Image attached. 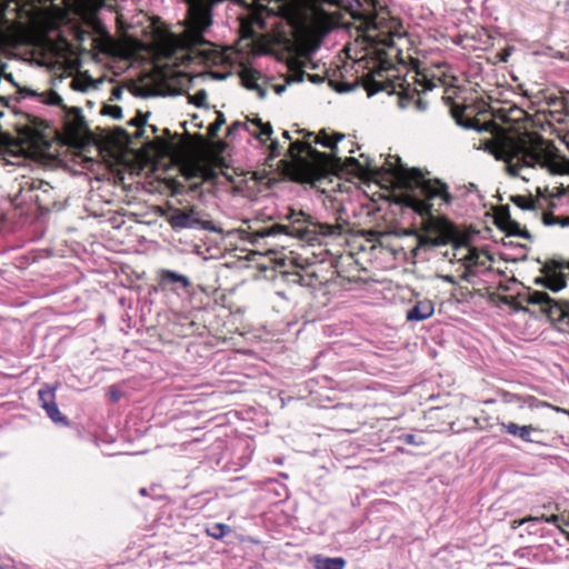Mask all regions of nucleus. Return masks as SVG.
Instances as JSON below:
<instances>
[{"label": "nucleus", "instance_id": "obj_1", "mask_svg": "<svg viewBox=\"0 0 569 569\" xmlns=\"http://www.w3.org/2000/svg\"><path fill=\"white\" fill-rule=\"evenodd\" d=\"M310 9L313 23L323 33L347 27L345 16H349L357 29L377 44L393 47L395 38L402 36L399 21L378 0H310Z\"/></svg>", "mask_w": 569, "mask_h": 569}, {"label": "nucleus", "instance_id": "obj_2", "mask_svg": "<svg viewBox=\"0 0 569 569\" xmlns=\"http://www.w3.org/2000/svg\"><path fill=\"white\" fill-rule=\"evenodd\" d=\"M390 159L398 162V166L389 162L390 173L408 191L405 204L422 217L423 230L437 240H445V244L452 241L456 237L453 223L447 218L433 216L431 212L436 202L438 204L451 202L447 184L439 180L426 179L419 169L405 167L398 157H390Z\"/></svg>", "mask_w": 569, "mask_h": 569}, {"label": "nucleus", "instance_id": "obj_3", "mask_svg": "<svg viewBox=\"0 0 569 569\" xmlns=\"http://www.w3.org/2000/svg\"><path fill=\"white\" fill-rule=\"evenodd\" d=\"M487 149L506 162L510 176L529 181L530 173L543 170L549 174L569 173V160L558 154L557 148L540 136H503L488 143Z\"/></svg>", "mask_w": 569, "mask_h": 569}, {"label": "nucleus", "instance_id": "obj_4", "mask_svg": "<svg viewBox=\"0 0 569 569\" xmlns=\"http://www.w3.org/2000/svg\"><path fill=\"white\" fill-rule=\"evenodd\" d=\"M343 139V133L336 132L333 133L332 137H330L326 132V130H321L319 134L316 137L315 142L326 148H329L330 153L320 152L317 149H315L309 142L297 140L290 144L288 149V156L298 166L305 167L308 164V160L301 157V154L305 153L307 158L310 160V162L319 167L321 171L339 169L345 164L353 167L355 170H360L362 166L356 158L348 157L343 162L341 157L339 156L340 148L338 147V142H340Z\"/></svg>", "mask_w": 569, "mask_h": 569}, {"label": "nucleus", "instance_id": "obj_5", "mask_svg": "<svg viewBox=\"0 0 569 569\" xmlns=\"http://www.w3.org/2000/svg\"><path fill=\"white\" fill-rule=\"evenodd\" d=\"M288 219L292 220L293 224L299 223L301 221L306 222L308 226L306 228H296L292 227L291 230L287 226L283 224H273L268 228H263L257 231L253 237L254 238H266L270 236H276L280 233H286L290 236H297L301 239L306 240H318L320 238H338L342 234L345 227L340 223H327V222H318L312 221L310 216H306L302 211L290 210Z\"/></svg>", "mask_w": 569, "mask_h": 569}, {"label": "nucleus", "instance_id": "obj_6", "mask_svg": "<svg viewBox=\"0 0 569 569\" xmlns=\"http://www.w3.org/2000/svg\"><path fill=\"white\" fill-rule=\"evenodd\" d=\"M188 4L184 20L183 46L190 51L203 44H210L204 33L212 26V10L224 0H184Z\"/></svg>", "mask_w": 569, "mask_h": 569}, {"label": "nucleus", "instance_id": "obj_7", "mask_svg": "<svg viewBox=\"0 0 569 569\" xmlns=\"http://www.w3.org/2000/svg\"><path fill=\"white\" fill-rule=\"evenodd\" d=\"M56 191L49 182L34 179L23 178L18 184V191L11 198L14 207L26 204H36L40 211H49L56 206Z\"/></svg>", "mask_w": 569, "mask_h": 569}, {"label": "nucleus", "instance_id": "obj_8", "mask_svg": "<svg viewBox=\"0 0 569 569\" xmlns=\"http://www.w3.org/2000/svg\"><path fill=\"white\" fill-rule=\"evenodd\" d=\"M522 301L541 306V311L550 320L563 322L569 326V302L555 300L543 291H528L521 296Z\"/></svg>", "mask_w": 569, "mask_h": 569}, {"label": "nucleus", "instance_id": "obj_9", "mask_svg": "<svg viewBox=\"0 0 569 569\" xmlns=\"http://www.w3.org/2000/svg\"><path fill=\"white\" fill-rule=\"evenodd\" d=\"M168 222L173 230L201 227L204 230L217 231L216 228L211 227V222H203L200 219L199 212L194 207H189L182 210L176 209L168 219Z\"/></svg>", "mask_w": 569, "mask_h": 569}, {"label": "nucleus", "instance_id": "obj_10", "mask_svg": "<svg viewBox=\"0 0 569 569\" xmlns=\"http://www.w3.org/2000/svg\"><path fill=\"white\" fill-rule=\"evenodd\" d=\"M455 257L463 262L466 267V272L462 276L463 279H467L468 274L471 272L473 267H486L487 262L491 260L488 252L483 250H478L477 248L469 247L463 242H458L455 246Z\"/></svg>", "mask_w": 569, "mask_h": 569}, {"label": "nucleus", "instance_id": "obj_11", "mask_svg": "<svg viewBox=\"0 0 569 569\" xmlns=\"http://www.w3.org/2000/svg\"><path fill=\"white\" fill-rule=\"evenodd\" d=\"M240 131H247L251 137L262 143L267 139H270L273 132L272 126L269 122L263 123L260 118H256L250 121H234L228 128V137L233 138Z\"/></svg>", "mask_w": 569, "mask_h": 569}, {"label": "nucleus", "instance_id": "obj_12", "mask_svg": "<svg viewBox=\"0 0 569 569\" xmlns=\"http://www.w3.org/2000/svg\"><path fill=\"white\" fill-rule=\"evenodd\" d=\"M56 389L57 387H51L50 385H43L42 388L38 391V398L40 401L41 408L46 411L47 416L54 422L63 426H68L69 421L66 416H63L56 402Z\"/></svg>", "mask_w": 569, "mask_h": 569}, {"label": "nucleus", "instance_id": "obj_13", "mask_svg": "<svg viewBox=\"0 0 569 569\" xmlns=\"http://www.w3.org/2000/svg\"><path fill=\"white\" fill-rule=\"evenodd\" d=\"M500 427L507 433L521 439L525 442L542 443L543 429L533 425L519 426L515 422H501Z\"/></svg>", "mask_w": 569, "mask_h": 569}, {"label": "nucleus", "instance_id": "obj_14", "mask_svg": "<svg viewBox=\"0 0 569 569\" xmlns=\"http://www.w3.org/2000/svg\"><path fill=\"white\" fill-rule=\"evenodd\" d=\"M158 274L160 286L171 287L172 290L177 288L188 289L191 284L187 276L169 269H161Z\"/></svg>", "mask_w": 569, "mask_h": 569}, {"label": "nucleus", "instance_id": "obj_15", "mask_svg": "<svg viewBox=\"0 0 569 569\" xmlns=\"http://www.w3.org/2000/svg\"><path fill=\"white\" fill-rule=\"evenodd\" d=\"M433 303L430 300H420L407 311L409 321H422L433 315Z\"/></svg>", "mask_w": 569, "mask_h": 569}, {"label": "nucleus", "instance_id": "obj_16", "mask_svg": "<svg viewBox=\"0 0 569 569\" xmlns=\"http://www.w3.org/2000/svg\"><path fill=\"white\" fill-rule=\"evenodd\" d=\"M498 226L501 230H503L508 236H517L523 239H530L531 236L528 230L522 229L519 222L512 220L509 214L506 217H500L498 220Z\"/></svg>", "mask_w": 569, "mask_h": 569}, {"label": "nucleus", "instance_id": "obj_17", "mask_svg": "<svg viewBox=\"0 0 569 569\" xmlns=\"http://www.w3.org/2000/svg\"><path fill=\"white\" fill-rule=\"evenodd\" d=\"M311 563L316 569H343L346 560L341 557L330 558L316 555L311 558Z\"/></svg>", "mask_w": 569, "mask_h": 569}, {"label": "nucleus", "instance_id": "obj_18", "mask_svg": "<svg viewBox=\"0 0 569 569\" xmlns=\"http://www.w3.org/2000/svg\"><path fill=\"white\" fill-rule=\"evenodd\" d=\"M66 110H67V114H66L67 128L74 132H79V131L83 130L86 127V121L81 113V109L78 107H73L70 109L67 108Z\"/></svg>", "mask_w": 569, "mask_h": 569}, {"label": "nucleus", "instance_id": "obj_19", "mask_svg": "<svg viewBox=\"0 0 569 569\" xmlns=\"http://www.w3.org/2000/svg\"><path fill=\"white\" fill-rule=\"evenodd\" d=\"M243 86L249 90H256L259 98L266 97V90L257 82V73L252 70H247L241 77Z\"/></svg>", "mask_w": 569, "mask_h": 569}, {"label": "nucleus", "instance_id": "obj_20", "mask_svg": "<svg viewBox=\"0 0 569 569\" xmlns=\"http://www.w3.org/2000/svg\"><path fill=\"white\" fill-rule=\"evenodd\" d=\"M28 94L39 97L40 101L48 104V106H60L63 109H67V107L62 103V98L56 92V91H48L44 93H37L33 90H28Z\"/></svg>", "mask_w": 569, "mask_h": 569}, {"label": "nucleus", "instance_id": "obj_21", "mask_svg": "<svg viewBox=\"0 0 569 569\" xmlns=\"http://www.w3.org/2000/svg\"><path fill=\"white\" fill-rule=\"evenodd\" d=\"M463 113H465V108H461L459 106H453L451 108L452 118L456 120L458 126L466 128V129L475 128L476 121L470 118L465 119Z\"/></svg>", "mask_w": 569, "mask_h": 569}, {"label": "nucleus", "instance_id": "obj_22", "mask_svg": "<svg viewBox=\"0 0 569 569\" xmlns=\"http://www.w3.org/2000/svg\"><path fill=\"white\" fill-rule=\"evenodd\" d=\"M563 268H565V264L562 262H559L556 260H550L543 264L541 272L546 276H560V274H563L561 272V270ZM566 268L569 269V262L566 264Z\"/></svg>", "mask_w": 569, "mask_h": 569}, {"label": "nucleus", "instance_id": "obj_23", "mask_svg": "<svg viewBox=\"0 0 569 569\" xmlns=\"http://www.w3.org/2000/svg\"><path fill=\"white\" fill-rule=\"evenodd\" d=\"M182 174L187 180L200 179L201 174V163L199 162H189L182 167Z\"/></svg>", "mask_w": 569, "mask_h": 569}, {"label": "nucleus", "instance_id": "obj_24", "mask_svg": "<svg viewBox=\"0 0 569 569\" xmlns=\"http://www.w3.org/2000/svg\"><path fill=\"white\" fill-rule=\"evenodd\" d=\"M567 280L565 274L549 276L547 288L553 292H558L566 288Z\"/></svg>", "mask_w": 569, "mask_h": 569}, {"label": "nucleus", "instance_id": "obj_25", "mask_svg": "<svg viewBox=\"0 0 569 569\" xmlns=\"http://www.w3.org/2000/svg\"><path fill=\"white\" fill-rule=\"evenodd\" d=\"M217 118L214 122H212L208 128V134L213 138L218 134L220 128L226 123L224 114L220 111H217Z\"/></svg>", "mask_w": 569, "mask_h": 569}, {"label": "nucleus", "instance_id": "obj_26", "mask_svg": "<svg viewBox=\"0 0 569 569\" xmlns=\"http://www.w3.org/2000/svg\"><path fill=\"white\" fill-rule=\"evenodd\" d=\"M511 201L522 210H531L535 208V201L531 198H527L523 196H513Z\"/></svg>", "mask_w": 569, "mask_h": 569}, {"label": "nucleus", "instance_id": "obj_27", "mask_svg": "<svg viewBox=\"0 0 569 569\" xmlns=\"http://www.w3.org/2000/svg\"><path fill=\"white\" fill-rule=\"evenodd\" d=\"M230 531V528L223 523H216L211 530H208V533L214 539H221L226 536L227 532Z\"/></svg>", "mask_w": 569, "mask_h": 569}, {"label": "nucleus", "instance_id": "obj_28", "mask_svg": "<svg viewBox=\"0 0 569 569\" xmlns=\"http://www.w3.org/2000/svg\"><path fill=\"white\" fill-rule=\"evenodd\" d=\"M419 246L440 247L445 246V240H437L433 236H419Z\"/></svg>", "mask_w": 569, "mask_h": 569}, {"label": "nucleus", "instance_id": "obj_29", "mask_svg": "<svg viewBox=\"0 0 569 569\" xmlns=\"http://www.w3.org/2000/svg\"><path fill=\"white\" fill-rule=\"evenodd\" d=\"M207 97L208 94L206 90H199L193 96H189V101L194 106L201 108L206 106Z\"/></svg>", "mask_w": 569, "mask_h": 569}, {"label": "nucleus", "instance_id": "obj_30", "mask_svg": "<svg viewBox=\"0 0 569 569\" xmlns=\"http://www.w3.org/2000/svg\"><path fill=\"white\" fill-rule=\"evenodd\" d=\"M399 440L411 446H422L425 445V441L421 437H418L413 433H405L399 437Z\"/></svg>", "mask_w": 569, "mask_h": 569}, {"label": "nucleus", "instance_id": "obj_31", "mask_svg": "<svg viewBox=\"0 0 569 569\" xmlns=\"http://www.w3.org/2000/svg\"><path fill=\"white\" fill-rule=\"evenodd\" d=\"M559 520H560V517L557 515H551V516L541 515V516H535V517L531 516V521H535V522H547V523H552V525L559 526V523H558Z\"/></svg>", "mask_w": 569, "mask_h": 569}, {"label": "nucleus", "instance_id": "obj_32", "mask_svg": "<svg viewBox=\"0 0 569 569\" xmlns=\"http://www.w3.org/2000/svg\"><path fill=\"white\" fill-rule=\"evenodd\" d=\"M385 89V87L376 81L375 79H370L366 82V90L368 91V94L369 96H372L379 91H382Z\"/></svg>", "mask_w": 569, "mask_h": 569}, {"label": "nucleus", "instance_id": "obj_33", "mask_svg": "<svg viewBox=\"0 0 569 569\" xmlns=\"http://www.w3.org/2000/svg\"><path fill=\"white\" fill-rule=\"evenodd\" d=\"M103 112L113 119H121L122 118V108L119 106H106L103 108Z\"/></svg>", "mask_w": 569, "mask_h": 569}, {"label": "nucleus", "instance_id": "obj_34", "mask_svg": "<svg viewBox=\"0 0 569 569\" xmlns=\"http://www.w3.org/2000/svg\"><path fill=\"white\" fill-rule=\"evenodd\" d=\"M216 177H217V172L213 169L201 164V174H200L201 180L210 181V180H214Z\"/></svg>", "mask_w": 569, "mask_h": 569}, {"label": "nucleus", "instance_id": "obj_35", "mask_svg": "<svg viewBox=\"0 0 569 569\" xmlns=\"http://www.w3.org/2000/svg\"><path fill=\"white\" fill-rule=\"evenodd\" d=\"M281 150H282V147L281 144L279 143L278 140H271L270 142V146H269V157L270 158H277L281 154Z\"/></svg>", "mask_w": 569, "mask_h": 569}, {"label": "nucleus", "instance_id": "obj_36", "mask_svg": "<svg viewBox=\"0 0 569 569\" xmlns=\"http://www.w3.org/2000/svg\"><path fill=\"white\" fill-rule=\"evenodd\" d=\"M542 222L546 224V226H556L558 224L559 226V217H556L555 214H552L551 212H545L542 214Z\"/></svg>", "mask_w": 569, "mask_h": 569}, {"label": "nucleus", "instance_id": "obj_37", "mask_svg": "<svg viewBox=\"0 0 569 569\" xmlns=\"http://www.w3.org/2000/svg\"><path fill=\"white\" fill-rule=\"evenodd\" d=\"M147 122V118L143 117L141 113H138V116L129 121L130 126H136L138 128L144 126Z\"/></svg>", "mask_w": 569, "mask_h": 569}, {"label": "nucleus", "instance_id": "obj_38", "mask_svg": "<svg viewBox=\"0 0 569 569\" xmlns=\"http://www.w3.org/2000/svg\"><path fill=\"white\" fill-rule=\"evenodd\" d=\"M530 407H531V408H533V407H536V408H539V407H549V408L555 409L556 411H560V409H559V408L553 407V406L549 405V403H548V402H546V401H537V403H530Z\"/></svg>", "mask_w": 569, "mask_h": 569}, {"label": "nucleus", "instance_id": "obj_39", "mask_svg": "<svg viewBox=\"0 0 569 569\" xmlns=\"http://www.w3.org/2000/svg\"><path fill=\"white\" fill-rule=\"evenodd\" d=\"M530 521H531V516L522 518V519L513 520L512 521V528H518L519 526H521V525H523L526 522H530Z\"/></svg>", "mask_w": 569, "mask_h": 569}, {"label": "nucleus", "instance_id": "obj_40", "mask_svg": "<svg viewBox=\"0 0 569 569\" xmlns=\"http://www.w3.org/2000/svg\"><path fill=\"white\" fill-rule=\"evenodd\" d=\"M563 109H566L567 113H569V92H567L560 101Z\"/></svg>", "mask_w": 569, "mask_h": 569}, {"label": "nucleus", "instance_id": "obj_41", "mask_svg": "<svg viewBox=\"0 0 569 569\" xmlns=\"http://www.w3.org/2000/svg\"><path fill=\"white\" fill-rule=\"evenodd\" d=\"M548 280H549V276H546V274H545L543 277L537 278V279L535 280V282H536L537 284H539V286H542V287L547 288Z\"/></svg>", "mask_w": 569, "mask_h": 569}, {"label": "nucleus", "instance_id": "obj_42", "mask_svg": "<svg viewBox=\"0 0 569 569\" xmlns=\"http://www.w3.org/2000/svg\"><path fill=\"white\" fill-rule=\"evenodd\" d=\"M512 50H513V48H511V47L506 48L503 50V52L501 53V58H500L501 61L506 62L508 60L509 56L511 54Z\"/></svg>", "mask_w": 569, "mask_h": 569}, {"label": "nucleus", "instance_id": "obj_43", "mask_svg": "<svg viewBox=\"0 0 569 569\" xmlns=\"http://www.w3.org/2000/svg\"><path fill=\"white\" fill-rule=\"evenodd\" d=\"M559 221L560 227H569V217H559Z\"/></svg>", "mask_w": 569, "mask_h": 569}, {"label": "nucleus", "instance_id": "obj_44", "mask_svg": "<svg viewBox=\"0 0 569 569\" xmlns=\"http://www.w3.org/2000/svg\"><path fill=\"white\" fill-rule=\"evenodd\" d=\"M433 88V83L427 79H425V83L422 84V91H428Z\"/></svg>", "mask_w": 569, "mask_h": 569}, {"label": "nucleus", "instance_id": "obj_45", "mask_svg": "<svg viewBox=\"0 0 569 569\" xmlns=\"http://www.w3.org/2000/svg\"><path fill=\"white\" fill-rule=\"evenodd\" d=\"M282 137H283L284 139H287V140H290V139H291L290 132H289V131H287V130H284V131L282 132Z\"/></svg>", "mask_w": 569, "mask_h": 569}, {"label": "nucleus", "instance_id": "obj_46", "mask_svg": "<svg viewBox=\"0 0 569 569\" xmlns=\"http://www.w3.org/2000/svg\"><path fill=\"white\" fill-rule=\"evenodd\" d=\"M71 87H72L73 89H76V90H79V87H78V84H77V81H76V80H72V82H71Z\"/></svg>", "mask_w": 569, "mask_h": 569}, {"label": "nucleus", "instance_id": "obj_47", "mask_svg": "<svg viewBox=\"0 0 569 569\" xmlns=\"http://www.w3.org/2000/svg\"><path fill=\"white\" fill-rule=\"evenodd\" d=\"M140 493L144 496V495H147V490H146L144 488H142V489L140 490Z\"/></svg>", "mask_w": 569, "mask_h": 569}, {"label": "nucleus", "instance_id": "obj_48", "mask_svg": "<svg viewBox=\"0 0 569 569\" xmlns=\"http://www.w3.org/2000/svg\"><path fill=\"white\" fill-rule=\"evenodd\" d=\"M283 90H284V87H279V88L277 89V91H278V92H282Z\"/></svg>", "mask_w": 569, "mask_h": 569}, {"label": "nucleus", "instance_id": "obj_49", "mask_svg": "<svg viewBox=\"0 0 569 569\" xmlns=\"http://www.w3.org/2000/svg\"><path fill=\"white\" fill-rule=\"evenodd\" d=\"M120 132L128 138V134L123 129H120Z\"/></svg>", "mask_w": 569, "mask_h": 569}, {"label": "nucleus", "instance_id": "obj_50", "mask_svg": "<svg viewBox=\"0 0 569 569\" xmlns=\"http://www.w3.org/2000/svg\"><path fill=\"white\" fill-rule=\"evenodd\" d=\"M418 107L419 108H423V103H421V101L418 102Z\"/></svg>", "mask_w": 569, "mask_h": 569}, {"label": "nucleus", "instance_id": "obj_51", "mask_svg": "<svg viewBox=\"0 0 569 569\" xmlns=\"http://www.w3.org/2000/svg\"><path fill=\"white\" fill-rule=\"evenodd\" d=\"M152 128V131L156 132L157 131V128L154 126H151Z\"/></svg>", "mask_w": 569, "mask_h": 569}, {"label": "nucleus", "instance_id": "obj_52", "mask_svg": "<svg viewBox=\"0 0 569 569\" xmlns=\"http://www.w3.org/2000/svg\"><path fill=\"white\" fill-rule=\"evenodd\" d=\"M355 150L352 148L348 149L349 153H352Z\"/></svg>", "mask_w": 569, "mask_h": 569}, {"label": "nucleus", "instance_id": "obj_53", "mask_svg": "<svg viewBox=\"0 0 569 569\" xmlns=\"http://www.w3.org/2000/svg\"><path fill=\"white\" fill-rule=\"evenodd\" d=\"M0 569H4V568L0 565Z\"/></svg>", "mask_w": 569, "mask_h": 569}]
</instances>
